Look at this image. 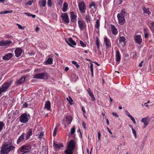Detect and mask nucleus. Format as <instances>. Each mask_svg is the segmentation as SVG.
Listing matches in <instances>:
<instances>
[{"label": "nucleus", "instance_id": "f257e3e1", "mask_svg": "<svg viewBox=\"0 0 154 154\" xmlns=\"http://www.w3.org/2000/svg\"><path fill=\"white\" fill-rule=\"evenodd\" d=\"M15 148L12 145L11 143L5 142L1 147L0 152L1 154H8L10 152L13 150Z\"/></svg>", "mask_w": 154, "mask_h": 154}, {"label": "nucleus", "instance_id": "f03ea898", "mask_svg": "<svg viewBox=\"0 0 154 154\" xmlns=\"http://www.w3.org/2000/svg\"><path fill=\"white\" fill-rule=\"evenodd\" d=\"M75 144L76 143L74 140H70L67 144V149L65 150L64 153L66 154H72Z\"/></svg>", "mask_w": 154, "mask_h": 154}, {"label": "nucleus", "instance_id": "7ed1b4c3", "mask_svg": "<svg viewBox=\"0 0 154 154\" xmlns=\"http://www.w3.org/2000/svg\"><path fill=\"white\" fill-rule=\"evenodd\" d=\"M31 149L30 146L28 145L22 146L18 150V152L22 153V154L28 152H29Z\"/></svg>", "mask_w": 154, "mask_h": 154}, {"label": "nucleus", "instance_id": "20e7f679", "mask_svg": "<svg viewBox=\"0 0 154 154\" xmlns=\"http://www.w3.org/2000/svg\"><path fill=\"white\" fill-rule=\"evenodd\" d=\"M48 74L47 72H43L34 75L33 78V79H45L48 78Z\"/></svg>", "mask_w": 154, "mask_h": 154}, {"label": "nucleus", "instance_id": "39448f33", "mask_svg": "<svg viewBox=\"0 0 154 154\" xmlns=\"http://www.w3.org/2000/svg\"><path fill=\"white\" fill-rule=\"evenodd\" d=\"M29 116V114H27L26 113H25L20 116L19 121L21 123H26L28 121L30 118Z\"/></svg>", "mask_w": 154, "mask_h": 154}, {"label": "nucleus", "instance_id": "423d86ee", "mask_svg": "<svg viewBox=\"0 0 154 154\" xmlns=\"http://www.w3.org/2000/svg\"><path fill=\"white\" fill-rule=\"evenodd\" d=\"M12 83V81H8L5 82L2 86L0 87L3 90L2 91H3L4 92L6 91L11 86Z\"/></svg>", "mask_w": 154, "mask_h": 154}, {"label": "nucleus", "instance_id": "0eeeda50", "mask_svg": "<svg viewBox=\"0 0 154 154\" xmlns=\"http://www.w3.org/2000/svg\"><path fill=\"white\" fill-rule=\"evenodd\" d=\"M61 17L64 23L67 24L69 23V19L67 13H62Z\"/></svg>", "mask_w": 154, "mask_h": 154}, {"label": "nucleus", "instance_id": "6e6552de", "mask_svg": "<svg viewBox=\"0 0 154 154\" xmlns=\"http://www.w3.org/2000/svg\"><path fill=\"white\" fill-rule=\"evenodd\" d=\"M78 24L81 30H82L86 27L85 23L83 20L78 19Z\"/></svg>", "mask_w": 154, "mask_h": 154}, {"label": "nucleus", "instance_id": "1a4fd4ad", "mask_svg": "<svg viewBox=\"0 0 154 154\" xmlns=\"http://www.w3.org/2000/svg\"><path fill=\"white\" fill-rule=\"evenodd\" d=\"M79 10L81 13H84L85 12L86 6L84 2L82 1L79 3Z\"/></svg>", "mask_w": 154, "mask_h": 154}, {"label": "nucleus", "instance_id": "9d476101", "mask_svg": "<svg viewBox=\"0 0 154 154\" xmlns=\"http://www.w3.org/2000/svg\"><path fill=\"white\" fill-rule=\"evenodd\" d=\"M117 17L119 20V23L121 25H123L125 21L124 15H122L121 14H118Z\"/></svg>", "mask_w": 154, "mask_h": 154}, {"label": "nucleus", "instance_id": "9b49d317", "mask_svg": "<svg viewBox=\"0 0 154 154\" xmlns=\"http://www.w3.org/2000/svg\"><path fill=\"white\" fill-rule=\"evenodd\" d=\"M12 42L11 40H2L0 41V46L3 47H7L12 43Z\"/></svg>", "mask_w": 154, "mask_h": 154}, {"label": "nucleus", "instance_id": "f8f14e48", "mask_svg": "<svg viewBox=\"0 0 154 154\" xmlns=\"http://www.w3.org/2000/svg\"><path fill=\"white\" fill-rule=\"evenodd\" d=\"M134 38L135 42L139 45L142 42V39L140 35H136L134 36Z\"/></svg>", "mask_w": 154, "mask_h": 154}, {"label": "nucleus", "instance_id": "ddd939ff", "mask_svg": "<svg viewBox=\"0 0 154 154\" xmlns=\"http://www.w3.org/2000/svg\"><path fill=\"white\" fill-rule=\"evenodd\" d=\"M26 78L25 76H23L17 80L15 83L16 85L18 86L23 83L25 81Z\"/></svg>", "mask_w": 154, "mask_h": 154}, {"label": "nucleus", "instance_id": "4468645a", "mask_svg": "<svg viewBox=\"0 0 154 154\" xmlns=\"http://www.w3.org/2000/svg\"><path fill=\"white\" fill-rule=\"evenodd\" d=\"M104 39V42L106 46V48L107 49L110 48L111 46V43L109 39L106 37H105Z\"/></svg>", "mask_w": 154, "mask_h": 154}, {"label": "nucleus", "instance_id": "2eb2a0df", "mask_svg": "<svg viewBox=\"0 0 154 154\" xmlns=\"http://www.w3.org/2000/svg\"><path fill=\"white\" fill-rule=\"evenodd\" d=\"M22 50L20 48H17L15 51V56L17 57H18L22 54Z\"/></svg>", "mask_w": 154, "mask_h": 154}, {"label": "nucleus", "instance_id": "dca6fc26", "mask_svg": "<svg viewBox=\"0 0 154 154\" xmlns=\"http://www.w3.org/2000/svg\"><path fill=\"white\" fill-rule=\"evenodd\" d=\"M70 16L71 21L72 22H75L76 20V16L74 14V13L72 11L70 12Z\"/></svg>", "mask_w": 154, "mask_h": 154}, {"label": "nucleus", "instance_id": "f3484780", "mask_svg": "<svg viewBox=\"0 0 154 154\" xmlns=\"http://www.w3.org/2000/svg\"><path fill=\"white\" fill-rule=\"evenodd\" d=\"M125 40L126 39L123 36H120L119 40V44L123 46V45H124L126 43Z\"/></svg>", "mask_w": 154, "mask_h": 154}, {"label": "nucleus", "instance_id": "a211bd4d", "mask_svg": "<svg viewBox=\"0 0 154 154\" xmlns=\"http://www.w3.org/2000/svg\"><path fill=\"white\" fill-rule=\"evenodd\" d=\"M13 54L11 53H9L4 56L2 59L5 60H8L11 59L13 56Z\"/></svg>", "mask_w": 154, "mask_h": 154}, {"label": "nucleus", "instance_id": "6ab92c4d", "mask_svg": "<svg viewBox=\"0 0 154 154\" xmlns=\"http://www.w3.org/2000/svg\"><path fill=\"white\" fill-rule=\"evenodd\" d=\"M63 120H65V122L68 125H69L71 123L72 121V119L70 116H66V119H65Z\"/></svg>", "mask_w": 154, "mask_h": 154}, {"label": "nucleus", "instance_id": "aec40b11", "mask_svg": "<svg viewBox=\"0 0 154 154\" xmlns=\"http://www.w3.org/2000/svg\"><path fill=\"white\" fill-rule=\"evenodd\" d=\"M111 31L112 33L114 35H116L118 33L117 29L114 26L111 25Z\"/></svg>", "mask_w": 154, "mask_h": 154}, {"label": "nucleus", "instance_id": "412c9836", "mask_svg": "<svg viewBox=\"0 0 154 154\" xmlns=\"http://www.w3.org/2000/svg\"><path fill=\"white\" fill-rule=\"evenodd\" d=\"M40 7H45L46 5V0H39L38 2Z\"/></svg>", "mask_w": 154, "mask_h": 154}, {"label": "nucleus", "instance_id": "4be33fe9", "mask_svg": "<svg viewBox=\"0 0 154 154\" xmlns=\"http://www.w3.org/2000/svg\"><path fill=\"white\" fill-rule=\"evenodd\" d=\"M142 10L143 11V13L147 14L148 15H149L151 14V12L149 11V9L148 8H146L145 7H143Z\"/></svg>", "mask_w": 154, "mask_h": 154}, {"label": "nucleus", "instance_id": "5701e85b", "mask_svg": "<svg viewBox=\"0 0 154 154\" xmlns=\"http://www.w3.org/2000/svg\"><path fill=\"white\" fill-rule=\"evenodd\" d=\"M116 60L117 62H119L121 59V55L120 54L119 51H116Z\"/></svg>", "mask_w": 154, "mask_h": 154}, {"label": "nucleus", "instance_id": "b1692460", "mask_svg": "<svg viewBox=\"0 0 154 154\" xmlns=\"http://www.w3.org/2000/svg\"><path fill=\"white\" fill-rule=\"evenodd\" d=\"M32 134V131L31 129H29L28 132L26 134V140H28L30 136Z\"/></svg>", "mask_w": 154, "mask_h": 154}, {"label": "nucleus", "instance_id": "393cba45", "mask_svg": "<svg viewBox=\"0 0 154 154\" xmlns=\"http://www.w3.org/2000/svg\"><path fill=\"white\" fill-rule=\"evenodd\" d=\"M45 108L47 109L48 110H50L51 103L50 101H48L46 102L45 106Z\"/></svg>", "mask_w": 154, "mask_h": 154}, {"label": "nucleus", "instance_id": "a878e982", "mask_svg": "<svg viewBox=\"0 0 154 154\" xmlns=\"http://www.w3.org/2000/svg\"><path fill=\"white\" fill-rule=\"evenodd\" d=\"M53 147L54 148H58V149H60L61 147H63V146L62 143H60L59 144H56L54 142Z\"/></svg>", "mask_w": 154, "mask_h": 154}, {"label": "nucleus", "instance_id": "bb28decb", "mask_svg": "<svg viewBox=\"0 0 154 154\" xmlns=\"http://www.w3.org/2000/svg\"><path fill=\"white\" fill-rule=\"evenodd\" d=\"M141 122H143L145 125L144 128L146 127L148 124V122L147 120V117L142 118L141 119Z\"/></svg>", "mask_w": 154, "mask_h": 154}, {"label": "nucleus", "instance_id": "cd10ccee", "mask_svg": "<svg viewBox=\"0 0 154 154\" xmlns=\"http://www.w3.org/2000/svg\"><path fill=\"white\" fill-rule=\"evenodd\" d=\"M68 7V4L67 2H64L63 7L62 10L64 12L66 11Z\"/></svg>", "mask_w": 154, "mask_h": 154}, {"label": "nucleus", "instance_id": "c85d7f7f", "mask_svg": "<svg viewBox=\"0 0 154 154\" xmlns=\"http://www.w3.org/2000/svg\"><path fill=\"white\" fill-rule=\"evenodd\" d=\"M24 136L25 134L23 133L20 137H19L17 140V144L20 143V142L23 140Z\"/></svg>", "mask_w": 154, "mask_h": 154}, {"label": "nucleus", "instance_id": "c756f323", "mask_svg": "<svg viewBox=\"0 0 154 154\" xmlns=\"http://www.w3.org/2000/svg\"><path fill=\"white\" fill-rule=\"evenodd\" d=\"M85 19L87 23H91V18L89 14L86 15Z\"/></svg>", "mask_w": 154, "mask_h": 154}, {"label": "nucleus", "instance_id": "7c9ffc66", "mask_svg": "<svg viewBox=\"0 0 154 154\" xmlns=\"http://www.w3.org/2000/svg\"><path fill=\"white\" fill-rule=\"evenodd\" d=\"M38 136V137L40 139V140H42V139L44 140V134L42 132H38L37 136Z\"/></svg>", "mask_w": 154, "mask_h": 154}, {"label": "nucleus", "instance_id": "2f4dec72", "mask_svg": "<svg viewBox=\"0 0 154 154\" xmlns=\"http://www.w3.org/2000/svg\"><path fill=\"white\" fill-rule=\"evenodd\" d=\"M78 79V77L75 75H72L71 77V80L72 82H75Z\"/></svg>", "mask_w": 154, "mask_h": 154}, {"label": "nucleus", "instance_id": "473e14b6", "mask_svg": "<svg viewBox=\"0 0 154 154\" xmlns=\"http://www.w3.org/2000/svg\"><path fill=\"white\" fill-rule=\"evenodd\" d=\"M69 43L71 44V45H76V43L73 40L72 38L71 37L69 38Z\"/></svg>", "mask_w": 154, "mask_h": 154}, {"label": "nucleus", "instance_id": "72a5a7b5", "mask_svg": "<svg viewBox=\"0 0 154 154\" xmlns=\"http://www.w3.org/2000/svg\"><path fill=\"white\" fill-rule=\"evenodd\" d=\"M53 62V59L51 58H48L46 61L47 64H51Z\"/></svg>", "mask_w": 154, "mask_h": 154}, {"label": "nucleus", "instance_id": "f704fd0d", "mask_svg": "<svg viewBox=\"0 0 154 154\" xmlns=\"http://www.w3.org/2000/svg\"><path fill=\"white\" fill-rule=\"evenodd\" d=\"M100 25V23L99 20L97 19L96 20L95 27L97 29H99Z\"/></svg>", "mask_w": 154, "mask_h": 154}, {"label": "nucleus", "instance_id": "c9c22d12", "mask_svg": "<svg viewBox=\"0 0 154 154\" xmlns=\"http://www.w3.org/2000/svg\"><path fill=\"white\" fill-rule=\"evenodd\" d=\"M13 11L12 10L10 11H2L0 12V14H6L7 13H11Z\"/></svg>", "mask_w": 154, "mask_h": 154}, {"label": "nucleus", "instance_id": "e433bc0d", "mask_svg": "<svg viewBox=\"0 0 154 154\" xmlns=\"http://www.w3.org/2000/svg\"><path fill=\"white\" fill-rule=\"evenodd\" d=\"M90 68L91 72V75L92 77H93V65L92 63H90Z\"/></svg>", "mask_w": 154, "mask_h": 154}, {"label": "nucleus", "instance_id": "4c0bfd02", "mask_svg": "<svg viewBox=\"0 0 154 154\" xmlns=\"http://www.w3.org/2000/svg\"><path fill=\"white\" fill-rule=\"evenodd\" d=\"M150 28L152 31H154V22H152L150 23Z\"/></svg>", "mask_w": 154, "mask_h": 154}, {"label": "nucleus", "instance_id": "58836bf2", "mask_svg": "<svg viewBox=\"0 0 154 154\" xmlns=\"http://www.w3.org/2000/svg\"><path fill=\"white\" fill-rule=\"evenodd\" d=\"M96 45L97 46V48L99 49L100 47L99 40V38L97 37L96 38Z\"/></svg>", "mask_w": 154, "mask_h": 154}, {"label": "nucleus", "instance_id": "ea45409f", "mask_svg": "<svg viewBox=\"0 0 154 154\" xmlns=\"http://www.w3.org/2000/svg\"><path fill=\"white\" fill-rule=\"evenodd\" d=\"M4 125V124L2 122H0V131L2 129Z\"/></svg>", "mask_w": 154, "mask_h": 154}, {"label": "nucleus", "instance_id": "a19ab883", "mask_svg": "<svg viewBox=\"0 0 154 154\" xmlns=\"http://www.w3.org/2000/svg\"><path fill=\"white\" fill-rule=\"evenodd\" d=\"M66 100L69 102V103L72 104V103L73 102V100L70 97H69V98H66Z\"/></svg>", "mask_w": 154, "mask_h": 154}, {"label": "nucleus", "instance_id": "79ce46f5", "mask_svg": "<svg viewBox=\"0 0 154 154\" xmlns=\"http://www.w3.org/2000/svg\"><path fill=\"white\" fill-rule=\"evenodd\" d=\"M57 126H56L55 127V128H54V130L53 135L54 136H55V135H56L57 132Z\"/></svg>", "mask_w": 154, "mask_h": 154}, {"label": "nucleus", "instance_id": "37998d69", "mask_svg": "<svg viewBox=\"0 0 154 154\" xmlns=\"http://www.w3.org/2000/svg\"><path fill=\"white\" fill-rule=\"evenodd\" d=\"M72 63L73 64L75 65V67L77 68H78L79 67V65L77 63V62L75 61H72Z\"/></svg>", "mask_w": 154, "mask_h": 154}, {"label": "nucleus", "instance_id": "c03bdc74", "mask_svg": "<svg viewBox=\"0 0 154 154\" xmlns=\"http://www.w3.org/2000/svg\"><path fill=\"white\" fill-rule=\"evenodd\" d=\"M80 43L82 47H86V45L82 41L80 40Z\"/></svg>", "mask_w": 154, "mask_h": 154}, {"label": "nucleus", "instance_id": "a18cd8bd", "mask_svg": "<svg viewBox=\"0 0 154 154\" xmlns=\"http://www.w3.org/2000/svg\"><path fill=\"white\" fill-rule=\"evenodd\" d=\"M132 131L133 134H134V136L135 138H136L137 137L136 132L134 128H133V129L132 130Z\"/></svg>", "mask_w": 154, "mask_h": 154}, {"label": "nucleus", "instance_id": "49530a36", "mask_svg": "<svg viewBox=\"0 0 154 154\" xmlns=\"http://www.w3.org/2000/svg\"><path fill=\"white\" fill-rule=\"evenodd\" d=\"M75 128L74 127L72 128L71 130V134H73L75 132Z\"/></svg>", "mask_w": 154, "mask_h": 154}, {"label": "nucleus", "instance_id": "de8ad7c7", "mask_svg": "<svg viewBox=\"0 0 154 154\" xmlns=\"http://www.w3.org/2000/svg\"><path fill=\"white\" fill-rule=\"evenodd\" d=\"M90 97H91V100L92 101H95V98L94 97V96L93 94H91V95H90Z\"/></svg>", "mask_w": 154, "mask_h": 154}, {"label": "nucleus", "instance_id": "09e8293b", "mask_svg": "<svg viewBox=\"0 0 154 154\" xmlns=\"http://www.w3.org/2000/svg\"><path fill=\"white\" fill-rule=\"evenodd\" d=\"M47 3L49 7H51V6L52 5L51 1H48Z\"/></svg>", "mask_w": 154, "mask_h": 154}, {"label": "nucleus", "instance_id": "8fccbe9b", "mask_svg": "<svg viewBox=\"0 0 154 154\" xmlns=\"http://www.w3.org/2000/svg\"><path fill=\"white\" fill-rule=\"evenodd\" d=\"M87 91L88 92V94L89 95H91L93 94L92 91H91V90L90 89V88H88L87 90Z\"/></svg>", "mask_w": 154, "mask_h": 154}, {"label": "nucleus", "instance_id": "3c124183", "mask_svg": "<svg viewBox=\"0 0 154 154\" xmlns=\"http://www.w3.org/2000/svg\"><path fill=\"white\" fill-rule=\"evenodd\" d=\"M125 113L126 115H127L129 117H131V116L130 114L129 113V112L127 110H125Z\"/></svg>", "mask_w": 154, "mask_h": 154}, {"label": "nucleus", "instance_id": "603ef678", "mask_svg": "<svg viewBox=\"0 0 154 154\" xmlns=\"http://www.w3.org/2000/svg\"><path fill=\"white\" fill-rule=\"evenodd\" d=\"M125 11L122 9L121 12L120 13H119L118 14H121L122 15H124L125 16Z\"/></svg>", "mask_w": 154, "mask_h": 154}, {"label": "nucleus", "instance_id": "864d4df0", "mask_svg": "<svg viewBox=\"0 0 154 154\" xmlns=\"http://www.w3.org/2000/svg\"><path fill=\"white\" fill-rule=\"evenodd\" d=\"M98 140H100V137L101 136V134L100 131L98 132Z\"/></svg>", "mask_w": 154, "mask_h": 154}, {"label": "nucleus", "instance_id": "5fc2aeb1", "mask_svg": "<svg viewBox=\"0 0 154 154\" xmlns=\"http://www.w3.org/2000/svg\"><path fill=\"white\" fill-rule=\"evenodd\" d=\"M63 1V0H59L58 2V4L60 5H61Z\"/></svg>", "mask_w": 154, "mask_h": 154}, {"label": "nucleus", "instance_id": "6e6d98bb", "mask_svg": "<svg viewBox=\"0 0 154 154\" xmlns=\"http://www.w3.org/2000/svg\"><path fill=\"white\" fill-rule=\"evenodd\" d=\"M82 125L83 126L85 129H86V124L84 122H82Z\"/></svg>", "mask_w": 154, "mask_h": 154}, {"label": "nucleus", "instance_id": "4d7b16f0", "mask_svg": "<svg viewBox=\"0 0 154 154\" xmlns=\"http://www.w3.org/2000/svg\"><path fill=\"white\" fill-rule=\"evenodd\" d=\"M131 118V120L133 121L134 123L135 124L136 123V122L135 121V119L133 117L131 116V117H130Z\"/></svg>", "mask_w": 154, "mask_h": 154}, {"label": "nucleus", "instance_id": "13d9d810", "mask_svg": "<svg viewBox=\"0 0 154 154\" xmlns=\"http://www.w3.org/2000/svg\"><path fill=\"white\" fill-rule=\"evenodd\" d=\"M95 3L94 2H92L91 3L90 5V7H94V8L95 7Z\"/></svg>", "mask_w": 154, "mask_h": 154}, {"label": "nucleus", "instance_id": "bf43d9fd", "mask_svg": "<svg viewBox=\"0 0 154 154\" xmlns=\"http://www.w3.org/2000/svg\"><path fill=\"white\" fill-rule=\"evenodd\" d=\"M32 2L31 1H29L26 3V4L31 5L32 4Z\"/></svg>", "mask_w": 154, "mask_h": 154}, {"label": "nucleus", "instance_id": "052dcab7", "mask_svg": "<svg viewBox=\"0 0 154 154\" xmlns=\"http://www.w3.org/2000/svg\"><path fill=\"white\" fill-rule=\"evenodd\" d=\"M17 25L18 26V28L20 29H23V28L22 26H21L20 25L18 24H17Z\"/></svg>", "mask_w": 154, "mask_h": 154}, {"label": "nucleus", "instance_id": "680f3d73", "mask_svg": "<svg viewBox=\"0 0 154 154\" xmlns=\"http://www.w3.org/2000/svg\"><path fill=\"white\" fill-rule=\"evenodd\" d=\"M65 40H66V43L68 44L69 46H70V47H74V46L73 45H71V44L69 43V41H68L67 40H66V39Z\"/></svg>", "mask_w": 154, "mask_h": 154}, {"label": "nucleus", "instance_id": "e2e57ef3", "mask_svg": "<svg viewBox=\"0 0 154 154\" xmlns=\"http://www.w3.org/2000/svg\"><path fill=\"white\" fill-rule=\"evenodd\" d=\"M23 107L24 108H26L28 106V104L26 102H25L23 104Z\"/></svg>", "mask_w": 154, "mask_h": 154}, {"label": "nucleus", "instance_id": "0e129e2a", "mask_svg": "<svg viewBox=\"0 0 154 154\" xmlns=\"http://www.w3.org/2000/svg\"><path fill=\"white\" fill-rule=\"evenodd\" d=\"M112 114L114 116L119 117V116L117 115V114L116 113L113 112L112 113Z\"/></svg>", "mask_w": 154, "mask_h": 154}, {"label": "nucleus", "instance_id": "69168bd1", "mask_svg": "<svg viewBox=\"0 0 154 154\" xmlns=\"http://www.w3.org/2000/svg\"><path fill=\"white\" fill-rule=\"evenodd\" d=\"M82 110L83 112V114H85V111L84 108L83 106H82Z\"/></svg>", "mask_w": 154, "mask_h": 154}, {"label": "nucleus", "instance_id": "338daca9", "mask_svg": "<svg viewBox=\"0 0 154 154\" xmlns=\"http://www.w3.org/2000/svg\"><path fill=\"white\" fill-rule=\"evenodd\" d=\"M63 124H64V127H66V124H67L65 122V120H63Z\"/></svg>", "mask_w": 154, "mask_h": 154}, {"label": "nucleus", "instance_id": "774afa93", "mask_svg": "<svg viewBox=\"0 0 154 154\" xmlns=\"http://www.w3.org/2000/svg\"><path fill=\"white\" fill-rule=\"evenodd\" d=\"M107 129L109 133H110L111 134H112V132L111 131L109 130V128L108 127H107Z\"/></svg>", "mask_w": 154, "mask_h": 154}]
</instances>
